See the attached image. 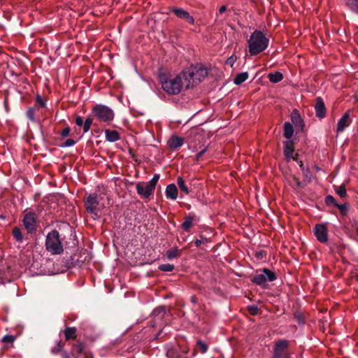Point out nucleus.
<instances>
[{
    "instance_id": "f257e3e1",
    "label": "nucleus",
    "mask_w": 358,
    "mask_h": 358,
    "mask_svg": "<svg viewBox=\"0 0 358 358\" xmlns=\"http://www.w3.org/2000/svg\"><path fill=\"white\" fill-rule=\"evenodd\" d=\"M208 75V69L201 64H192L185 68L176 76L175 84L180 90L194 88L199 86Z\"/></svg>"
},
{
    "instance_id": "f03ea898",
    "label": "nucleus",
    "mask_w": 358,
    "mask_h": 358,
    "mask_svg": "<svg viewBox=\"0 0 358 358\" xmlns=\"http://www.w3.org/2000/svg\"><path fill=\"white\" fill-rule=\"evenodd\" d=\"M268 43V38L266 37L262 31L255 30L248 41L250 55H257L263 52L267 48Z\"/></svg>"
},
{
    "instance_id": "7ed1b4c3",
    "label": "nucleus",
    "mask_w": 358,
    "mask_h": 358,
    "mask_svg": "<svg viewBox=\"0 0 358 358\" xmlns=\"http://www.w3.org/2000/svg\"><path fill=\"white\" fill-rule=\"evenodd\" d=\"M46 109H48L47 99L37 93L35 96L34 106L29 107L25 113L26 117L32 123L39 122V115H37V113L43 116Z\"/></svg>"
},
{
    "instance_id": "20e7f679",
    "label": "nucleus",
    "mask_w": 358,
    "mask_h": 358,
    "mask_svg": "<svg viewBox=\"0 0 358 358\" xmlns=\"http://www.w3.org/2000/svg\"><path fill=\"white\" fill-rule=\"evenodd\" d=\"M45 245L46 250L52 255H60L63 252V245L58 231L53 229L47 234Z\"/></svg>"
},
{
    "instance_id": "39448f33",
    "label": "nucleus",
    "mask_w": 358,
    "mask_h": 358,
    "mask_svg": "<svg viewBox=\"0 0 358 358\" xmlns=\"http://www.w3.org/2000/svg\"><path fill=\"white\" fill-rule=\"evenodd\" d=\"M277 278L276 274L267 268L257 270L250 280L254 284L265 287L268 282H273Z\"/></svg>"
},
{
    "instance_id": "423d86ee",
    "label": "nucleus",
    "mask_w": 358,
    "mask_h": 358,
    "mask_svg": "<svg viewBox=\"0 0 358 358\" xmlns=\"http://www.w3.org/2000/svg\"><path fill=\"white\" fill-rule=\"evenodd\" d=\"M83 203L87 213H90L94 220L98 219L100 217L99 215L100 202L96 193L90 194L85 196L83 198Z\"/></svg>"
},
{
    "instance_id": "0eeeda50",
    "label": "nucleus",
    "mask_w": 358,
    "mask_h": 358,
    "mask_svg": "<svg viewBox=\"0 0 358 358\" xmlns=\"http://www.w3.org/2000/svg\"><path fill=\"white\" fill-rule=\"evenodd\" d=\"M158 96L160 99L170 101L178 104L187 103L191 97L186 94L185 91H158Z\"/></svg>"
},
{
    "instance_id": "6e6552de",
    "label": "nucleus",
    "mask_w": 358,
    "mask_h": 358,
    "mask_svg": "<svg viewBox=\"0 0 358 358\" xmlns=\"http://www.w3.org/2000/svg\"><path fill=\"white\" fill-rule=\"evenodd\" d=\"M289 348V341L285 339L278 341L273 346L272 358H291Z\"/></svg>"
},
{
    "instance_id": "1a4fd4ad",
    "label": "nucleus",
    "mask_w": 358,
    "mask_h": 358,
    "mask_svg": "<svg viewBox=\"0 0 358 358\" xmlns=\"http://www.w3.org/2000/svg\"><path fill=\"white\" fill-rule=\"evenodd\" d=\"M94 115L101 122H110L114 118L112 109L104 105H96L93 108Z\"/></svg>"
},
{
    "instance_id": "9d476101",
    "label": "nucleus",
    "mask_w": 358,
    "mask_h": 358,
    "mask_svg": "<svg viewBox=\"0 0 358 358\" xmlns=\"http://www.w3.org/2000/svg\"><path fill=\"white\" fill-rule=\"evenodd\" d=\"M176 77L170 78L169 74H167L162 69H159L158 71V80L162 85V90H180L178 87L173 82H175Z\"/></svg>"
},
{
    "instance_id": "9b49d317",
    "label": "nucleus",
    "mask_w": 358,
    "mask_h": 358,
    "mask_svg": "<svg viewBox=\"0 0 358 358\" xmlns=\"http://www.w3.org/2000/svg\"><path fill=\"white\" fill-rule=\"evenodd\" d=\"M23 224L28 233H34L36 230V214L34 211L25 213Z\"/></svg>"
},
{
    "instance_id": "f8f14e48",
    "label": "nucleus",
    "mask_w": 358,
    "mask_h": 358,
    "mask_svg": "<svg viewBox=\"0 0 358 358\" xmlns=\"http://www.w3.org/2000/svg\"><path fill=\"white\" fill-rule=\"evenodd\" d=\"M313 230L315 237L320 243H326L328 241V231L324 224H317Z\"/></svg>"
},
{
    "instance_id": "ddd939ff",
    "label": "nucleus",
    "mask_w": 358,
    "mask_h": 358,
    "mask_svg": "<svg viewBox=\"0 0 358 358\" xmlns=\"http://www.w3.org/2000/svg\"><path fill=\"white\" fill-rule=\"evenodd\" d=\"M170 10L175 14L176 16H177L178 18H180L182 20H184L185 21L187 22L190 24H194V17L190 15V14L185 10L184 9L178 7H171L170 8Z\"/></svg>"
},
{
    "instance_id": "4468645a",
    "label": "nucleus",
    "mask_w": 358,
    "mask_h": 358,
    "mask_svg": "<svg viewBox=\"0 0 358 358\" xmlns=\"http://www.w3.org/2000/svg\"><path fill=\"white\" fill-rule=\"evenodd\" d=\"M136 188L137 194L143 199H149L150 196L154 194V191L146 185L145 182H138Z\"/></svg>"
},
{
    "instance_id": "2eb2a0df",
    "label": "nucleus",
    "mask_w": 358,
    "mask_h": 358,
    "mask_svg": "<svg viewBox=\"0 0 358 358\" xmlns=\"http://www.w3.org/2000/svg\"><path fill=\"white\" fill-rule=\"evenodd\" d=\"M295 144L296 139H287L283 142V153L287 161H289L292 157V155L295 150Z\"/></svg>"
},
{
    "instance_id": "dca6fc26",
    "label": "nucleus",
    "mask_w": 358,
    "mask_h": 358,
    "mask_svg": "<svg viewBox=\"0 0 358 358\" xmlns=\"http://www.w3.org/2000/svg\"><path fill=\"white\" fill-rule=\"evenodd\" d=\"M352 120H350V110H348L338 120L336 131L338 133L343 131L348 127Z\"/></svg>"
},
{
    "instance_id": "f3484780",
    "label": "nucleus",
    "mask_w": 358,
    "mask_h": 358,
    "mask_svg": "<svg viewBox=\"0 0 358 358\" xmlns=\"http://www.w3.org/2000/svg\"><path fill=\"white\" fill-rule=\"evenodd\" d=\"M71 345L72 348L71 353L73 358H80V355H83L85 352V343L84 342L78 340L76 341V343H72Z\"/></svg>"
},
{
    "instance_id": "a211bd4d",
    "label": "nucleus",
    "mask_w": 358,
    "mask_h": 358,
    "mask_svg": "<svg viewBox=\"0 0 358 358\" xmlns=\"http://www.w3.org/2000/svg\"><path fill=\"white\" fill-rule=\"evenodd\" d=\"M315 110L317 117L324 118L325 117L326 107L323 99L320 96L315 99Z\"/></svg>"
},
{
    "instance_id": "6ab92c4d",
    "label": "nucleus",
    "mask_w": 358,
    "mask_h": 358,
    "mask_svg": "<svg viewBox=\"0 0 358 358\" xmlns=\"http://www.w3.org/2000/svg\"><path fill=\"white\" fill-rule=\"evenodd\" d=\"M13 270L10 266H7L5 269H0V279L2 283L10 282L13 280Z\"/></svg>"
},
{
    "instance_id": "aec40b11",
    "label": "nucleus",
    "mask_w": 358,
    "mask_h": 358,
    "mask_svg": "<svg viewBox=\"0 0 358 358\" xmlns=\"http://www.w3.org/2000/svg\"><path fill=\"white\" fill-rule=\"evenodd\" d=\"M291 120L297 130L303 131L305 124L298 110H294L291 114Z\"/></svg>"
},
{
    "instance_id": "412c9836",
    "label": "nucleus",
    "mask_w": 358,
    "mask_h": 358,
    "mask_svg": "<svg viewBox=\"0 0 358 358\" xmlns=\"http://www.w3.org/2000/svg\"><path fill=\"white\" fill-rule=\"evenodd\" d=\"M184 143V138L178 136H172L170 139L168 141V145L172 150H177L180 148Z\"/></svg>"
},
{
    "instance_id": "4be33fe9",
    "label": "nucleus",
    "mask_w": 358,
    "mask_h": 358,
    "mask_svg": "<svg viewBox=\"0 0 358 358\" xmlns=\"http://www.w3.org/2000/svg\"><path fill=\"white\" fill-rule=\"evenodd\" d=\"M196 216L194 213H189L185 217V221L181 224V228L185 231H189L193 225V221L196 220Z\"/></svg>"
},
{
    "instance_id": "5701e85b",
    "label": "nucleus",
    "mask_w": 358,
    "mask_h": 358,
    "mask_svg": "<svg viewBox=\"0 0 358 358\" xmlns=\"http://www.w3.org/2000/svg\"><path fill=\"white\" fill-rule=\"evenodd\" d=\"M178 189L175 184L171 183L166 186L165 194L168 199L176 200L178 196Z\"/></svg>"
},
{
    "instance_id": "b1692460",
    "label": "nucleus",
    "mask_w": 358,
    "mask_h": 358,
    "mask_svg": "<svg viewBox=\"0 0 358 358\" xmlns=\"http://www.w3.org/2000/svg\"><path fill=\"white\" fill-rule=\"evenodd\" d=\"M105 134L106 140L109 142L113 143L120 138L119 133L115 130L106 129Z\"/></svg>"
},
{
    "instance_id": "393cba45",
    "label": "nucleus",
    "mask_w": 358,
    "mask_h": 358,
    "mask_svg": "<svg viewBox=\"0 0 358 358\" xmlns=\"http://www.w3.org/2000/svg\"><path fill=\"white\" fill-rule=\"evenodd\" d=\"M182 250H179L177 247L173 248L166 252V256L169 260L176 259L181 255Z\"/></svg>"
},
{
    "instance_id": "a878e982",
    "label": "nucleus",
    "mask_w": 358,
    "mask_h": 358,
    "mask_svg": "<svg viewBox=\"0 0 358 358\" xmlns=\"http://www.w3.org/2000/svg\"><path fill=\"white\" fill-rule=\"evenodd\" d=\"M283 128H284V132H283L284 137L286 138L287 139H291V138L292 137L293 134H294V129H293L292 124L289 122H285V124L283 125Z\"/></svg>"
},
{
    "instance_id": "bb28decb",
    "label": "nucleus",
    "mask_w": 358,
    "mask_h": 358,
    "mask_svg": "<svg viewBox=\"0 0 358 358\" xmlns=\"http://www.w3.org/2000/svg\"><path fill=\"white\" fill-rule=\"evenodd\" d=\"M177 185H178L180 191L184 192L185 194H189L191 192L189 187L187 185L186 182L180 176L177 178Z\"/></svg>"
},
{
    "instance_id": "cd10ccee",
    "label": "nucleus",
    "mask_w": 358,
    "mask_h": 358,
    "mask_svg": "<svg viewBox=\"0 0 358 358\" xmlns=\"http://www.w3.org/2000/svg\"><path fill=\"white\" fill-rule=\"evenodd\" d=\"M76 327H67L64 329V334L66 341L71 339H76Z\"/></svg>"
},
{
    "instance_id": "c85d7f7f",
    "label": "nucleus",
    "mask_w": 358,
    "mask_h": 358,
    "mask_svg": "<svg viewBox=\"0 0 358 358\" xmlns=\"http://www.w3.org/2000/svg\"><path fill=\"white\" fill-rule=\"evenodd\" d=\"M267 77L271 83H278L282 80L283 75L279 71H275L273 73H268Z\"/></svg>"
},
{
    "instance_id": "c756f323",
    "label": "nucleus",
    "mask_w": 358,
    "mask_h": 358,
    "mask_svg": "<svg viewBox=\"0 0 358 358\" xmlns=\"http://www.w3.org/2000/svg\"><path fill=\"white\" fill-rule=\"evenodd\" d=\"M249 77L248 72H242L236 76L234 79V83L236 85H241L245 82Z\"/></svg>"
},
{
    "instance_id": "7c9ffc66",
    "label": "nucleus",
    "mask_w": 358,
    "mask_h": 358,
    "mask_svg": "<svg viewBox=\"0 0 358 358\" xmlns=\"http://www.w3.org/2000/svg\"><path fill=\"white\" fill-rule=\"evenodd\" d=\"M345 4L351 11L358 14V0H346Z\"/></svg>"
},
{
    "instance_id": "2f4dec72",
    "label": "nucleus",
    "mask_w": 358,
    "mask_h": 358,
    "mask_svg": "<svg viewBox=\"0 0 358 358\" xmlns=\"http://www.w3.org/2000/svg\"><path fill=\"white\" fill-rule=\"evenodd\" d=\"M12 234L15 240L18 243H22L23 241V235L22 231L18 227H14L12 231Z\"/></svg>"
},
{
    "instance_id": "473e14b6",
    "label": "nucleus",
    "mask_w": 358,
    "mask_h": 358,
    "mask_svg": "<svg viewBox=\"0 0 358 358\" xmlns=\"http://www.w3.org/2000/svg\"><path fill=\"white\" fill-rule=\"evenodd\" d=\"M335 191L341 198H345L347 196L346 189L344 184L340 186H334Z\"/></svg>"
},
{
    "instance_id": "72a5a7b5",
    "label": "nucleus",
    "mask_w": 358,
    "mask_h": 358,
    "mask_svg": "<svg viewBox=\"0 0 358 358\" xmlns=\"http://www.w3.org/2000/svg\"><path fill=\"white\" fill-rule=\"evenodd\" d=\"M159 179V174H155L153 178L148 182L145 183L150 188H151L153 191L156 187V185Z\"/></svg>"
},
{
    "instance_id": "f704fd0d",
    "label": "nucleus",
    "mask_w": 358,
    "mask_h": 358,
    "mask_svg": "<svg viewBox=\"0 0 358 358\" xmlns=\"http://www.w3.org/2000/svg\"><path fill=\"white\" fill-rule=\"evenodd\" d=\"M299 167L306 178L310 179L311 173L309 167H305L302 161L299 162Z\"/></svg>"
},
{
    "instance_id": "c9c22d12",
    "label": "nucleus",
    "mask_w": 358,
    "mask_h": 358,
    "mask_svg": "<svg viewBox=\"0 0 358 358\" xmlns=\"http://www.w3.org/2000/svg\"><path fill=\"white\" fill-rule=\"evenodd\" d=\"M64 344L61 341H58L56 345L51 349L52 353L54 355H57L60 352H62V351H64Z\"/></svg>"
},
{
    "instance_id": "e433bc0d",
    "label": "nucleus",
    "mask_w": 358,
    "mask_h": 358,
    "mask_svg": "<svg viewBox=\"0 0 358 358\" xmlns=\"http://www.w3.org/2000/svg\"><path fill=\"white\" fill-rule=\"evenodd\" d=\"M196 348L199 350V352L202 354L206 353L208 350L207 344L201 340L197 341Z\"/></svg>"
},
{
    "instance_id": "4c0bfd02",
    "label": "nucleus",
    "mask_w": 358,
    "mask_h": 358,
    "mask_svg": "<svg viewBox=\"0 0 358 358\" xmlns=\"http://www.w3.org/2000/svg\"><path fill=\"white\" fill-rule=\"evenodd\" d=\"M166 307L165 306H159V307H157L156 308H155L152 311V315L154 316H159V315H162V317H163V315L165 314L166 313Z\"/></svg>"
},
{
    "instance_id": "58836bf2",
    "label": "nucleus",
    "mask_w": 358,
    "mask_h": 358,
    "mask_svg": "<svg viewBox=\"0 0 358 358\" xmlns=\"http://www.w3.org/2000/svg\"><path fill=\"white\" fill-rule=\"evenodd\" d=\"M325 203L327 205V206H336L337 205V202L336 201V199L334 198L333 196L331 195H327L326 197H325Z\"/></svg>"
},
{
    "instance_id": "ea45409f",
    "label": "nucleus",
    "mask_w": 358,
    "mask_h": 358,
    "mask_svg": "<svg viewBox=\"0 0 358 358\" xmlns=\"http://www.w3.org/2000/svg\"><path fill=\"white\" fill-rule=\"evenodd\" d=\"M159 269L162 271L170 272L174 269V266L173 264H164L159 265Z\"/></svg>"
},
{
    "instance_id": "a19ab883",
    "label": "nucleus",
    "mask_w": 358,
    "mask_h": 358,
    "mask_svg": "<svg viewBox=\"0 0 358 358\" xmlns=\"http://www.w3.org/2000/svg\"><path fill=\"white\" fill-rule=\"evenodd\" d=\"M92 124V119L90 118V117H87L85 122H83V132L84 133H87L90 129V127Z\"/></svg>"
},
{
    "instance_id": "79ce46f5",
    "label": "nucleus",
    "mask_w": 358,
    "mask_h": 358,
    "mask_svg": "<svg viewBox=\"0 0 358 358\" xmlns=\"http://www.w3.org/2000/svg\"><path fill=\"white\" fill-rule=\"evenodd\" d=\"M248 310L251 315H257L259 313V308L255 305L248 306Z\"/></svg>"
},
{
    "instance_id": "37998d69",
    "label": "nucleus",
    "mask_w": 358,
    "mask_h": 358,
    "mask_svg": "<svg viewBox=\"0 0 358 358\" xmlns=\"http://www.w3.org/2000/svg\"><path fill=\"white\" fill-rule=\"evenodd\" d=\"M294 319L299 323L303 324L305 322L304 315L300 312H295L294 314Z\"/></svg>"
},
{
    "instance_id": "c03bdc74",
    "label": "nucleus",
    "mask_w": 358,
    "mask_h": 358,
    "mask_svg": "<svg viewBox=\"0 0 358 358\" xmlns=\"http://www.w3.org/2000/svg\"><path fill=\"white\" fill-rule=\"evenodd\" d=\"M336 207H337L339 209L341 213L343 215H345L347 214L348 208L346 204H338V203H337Z\"/></svg>"
},
{
    "instance_id": "a18cd8bd",
    "label": "nucleus",
    "mask_w": 358,
    "mask_h": 358,
    "mask_svg": "<svg viewBox=\"0 0 358 358\" xmlns=\"http://www.w3.org/2000/svg\"><path fill=\"white\" fill-rule=\"evenodd\" d=\"M201 239H196L194 241V245L196 247H199L202 243H205L208 242V238L206 237H204L203 236H200Z\"/></svg>"
},
{
    "instance_id": "49530a36",
    "label": "nucleus",
    "mask_w": 358,
    "mask_h": 358,
    "mask_svg": "<svg viewBox=\"0 0 358 358\" xmlns=\"http://www.w3.org/2000/svg\"><path fill=\"white\" fill-rule=\"evenodd\" d=\"M237 59V57L235 55H232L230 57H229L227 61H226V64L229 66H230L231 67L233 66V65L234 64V62L236 61Z\"/></svg>"
},
{
    "instance_id": "de8ad7c7",
    "label": "nucleus",
    "mask_w": 358,
    "mask_h": 358,
    "mask_svg": "<svg viewBox=\"0 0 358 358\" xmlns=\"http://www.w3.org/2000/svg\"><path fill=\"white\" fill-rule=\"evenodd\" d=\"M14 336L10 335H6L2 338V342L3 343H13L14 341Z\"/></svg>"
},
{
    "instance_id": "09e8293b",
    "label": "nucleus",
    "mask_w": 358,
    "mask_h": 358,
    "mask_svg": "<svg viewBox=\"0 0 358 358\" xmlns=\"http://www.w3.org/2000/svg\"><path fill=\"white\" fill-rule=\"evenodd\" d=\"M76 144V141L73 139H67L64 145H61V147H70V146H73V145Z\"/></svg>"
},
{
    "instance_id": "8fccbe9b",
    "label": "nucleus",
    "mask_w": 358,
    "mask_h": 358,
    "mask_svg": "<svg viewBox=\"0 0 358 358\" xmlns=\"http://www.w3.org/2000/svg\"><path fill=\"white\" fill-rule=\"evenodd\" d=\"M70 127H65L61 132V136L62 138L67 137L70 134Z\"/></svg>"
},
{
    "instance_id": "3c124183",
    "label": "nucleus",
    "mask_w": 358,
    "mask_h": 358,
    "mask_svg": "<svg viewBox=\"0 0 358 358\" xmlns=\"http://www.w3.org/2000/svg\"><path fill=\"white\" fill-rule=\"evenodd\" d=\"M8 96H9V93H8V91H6V94H5V96H4V106H5V108L6 110V111H8L9 110V108H8Z\"/></svg>"
},
{
    "instance_id": "603ef678",
    "label": "nucleus",
    "mask_w": 358,
    "mask_h": 358,
    "mask_svg": "<svg viewBox=\"0 0 358 358\" xmlns=\"http://www.w3.org/2000/svg\"><path fill=\"white\" fill-rule=\"evenodd\" d=\"M75 122L76 125L80 127L83 124V117L80 116H77L75 120Z\"/></svg>"
},
{
    "instance_id": "864d4df0",
    "label": "nucleus",
    "mask_w": 358,
    "mask_h": 358,
    "mask_svg": "<svg viewBox=\"0 0 358 358\" xmlns=\"http://www.w3.org/2000/svg\"><path fill=\"white\" fill-rule=\"evenodd\" d=\"M293 180L295 182L296 186L299 188H303V185H302L301 182L297 178L296 176L293 177Z\"/></svg>"
},
{
    "instance_id": "5fc2aeb1",
    "label": "nucleus",
    "mask_w": 358,
    "mask_h": 358,
    "mask_svg": "<svg viewBox=\"0 0 358 358\" xmlns=\"http://www.w3.org/2000/svg\"><path fill=\"white\" fill-rule=\"evenodd\" d=\"M206 150H207V148H204L202 150H201L200 152H199L196 155V159L199 160L204 155V153L206 152Z\"/></svg>"
},
{
    "instance_id": "6e6d98bb",
    "label": "nucleus",
    "mask_w": 358,
    "mask_h": 358,
    "mask_svg": "<svg viewBox=\"0 0 358 358\" xmlns=\"http://www.w3.org/2000/svg\"><path fill=\"white\" fill-rule=\"evenodd\" d=\"M227 8L226 6H222L220 8H219V13L220 14H222L224 13L226 10H227Z\"/></svg>"
},
{
    "instance_id": "4d7b16f0",
    "label": "nucleus",
    "mask_w": 358,
    "mask_h": 358,
    "mask_svg": "<svg viewBox=\"0 0 358 358\" xmlns=\"http://www.w3.org/2000/svg\"><path fill=\"white\" fill-rule=\"evenodd\" d=\"M299 154L296 153L294 156L292 155V157L291 159H293V160H294L295 162H296L299 164Z\"/></svg>"
},
{
    "instance_id": "13d9d810",
    "label": "nucleus",
    "mask_w": 358,
    "mask_h": 358,
    "mask_svg": "<svg viewBox=\"0 0 358 358\" xmlns=\"http://www.w3.org/2000/svg\"><path fill=\"white\" fill-rule=\"evenodd\" d=\"M62 358H71L70 355L66 351H62Z\"/></svg>"
},
{
    "instance_id": "bf43d9fd",
    "label": "nucleus",
    "mask_w": 358,
    "mask_h": 358,
    "mask_svg": "<svg viewBox=\"0 0 358 358\" xmlns=\"http://www.w3.org/2000/svg\"><path fill=\"white\" fill-rule=\"evenodd\" d=\"M190 301L192 303H197V298L195 296H192L190 298Z\"/></svg>"
},
{
    "instance_id": "052dcab7",
    "label": "nucleus",
    "mask_w": 358,
    "mask_h": 358,
    "mask_svg": "<svg viewBox=\"0 0 358 358\" xmlns=\"http://www.w3.org/2000/svg\"><path fill=\"white\" fill-rule=\"evenodd\" d=\"M84 355V358H92V355H87L86 352H85L83 354Z\"/></svg>"
},
{
    "instance_id": "680f3d73",
    "label": "nucleus",
    "mask_w": 358,
    "mask_h": 358,
    "mask_svg": "<svg viewBox=\"0 0 358 358\" xmlns=\"http://www.w3.org/2000/svg\"><path fill=\"white\" fill-rule=\"evenodd\" d=\"M355 99H356L357 101H358V94H356L355 95Z\"/></svg>"
},
{
    "instance_id": "e2e57ef3",
    "label": "nucleus",
    "mask_w": 358,
    "mask_h": 358,
    "mask_svg": "<svg viewBox=\"0 0 358 358\" xmlns=\"http://www.w3.org/2000/svg\"><path fill=\"white\" fill-rule=\"evenodd\" d=\"M355 279L358 281V275H355Z\"/></svg>"
},
{
    "instance_id": "0e129e2a",
    "label": "nucleus",
    "mask_w": 358,
    "mask_h": 358,
    "mask_svg": "<svg viewBox=\"0 0 358 358\" xmlns=\"http://www.w3.org/2000/svg\"><path fill=\"white\" fill-rule=\"evenodd\" d=\"M357 233L358 234V227L356 228Z\"/></svg>"
},
{
    "instance_id": "69168bd1",
    "label": "nucleus",
    "mask_w": 358,
    "mask_h": 358,
    "mask_svg": "<svg viewBox=\"0 0 358 358\" xmlns=\"http://www.w3.org/2000/svg\"><path fill=\"white\" fill-rule=\"evenodd\" d=\"M18 92H19V94H20V95H22V94H21V91H20V90H18Z\"/></svg>"
},
{
    "instance_id": "338daca9",
    "label": "nucleus",
    "mask_w": 358,
    "mask_h": 358,
    "mask_svg": "<svg viewBox=\"0 0 358 358\" xmlns=\"http://www.w3.org/2000/svg\"><path fill=\"white\" fill-rule=\"evenodd\" d=\"M162 331H160L158 334H157V337L159 336L160 334H161Z\"/></svg>"
},
{
    "instance_id": "774afa93",
    "label": "nucleus",
    "mask_w": 358,
    "mask_h": 358,
    "mask_svg": "<svg viewBox=\"0 0 358 358\" xmlns=\"http://www.w3.org/2000/svg\"><path fill=\"white\" fill-rule=\"evenodd\" d=\"M187 208H188V209H189V208H190V205H188Z\"/></svg>"
}]
</instances>
